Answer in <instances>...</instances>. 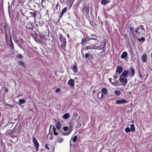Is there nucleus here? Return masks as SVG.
<instances>
[{"instance_id":"obj_34","label":"nucleus","mask_w":152,"mask_h":152,"mask_svg":"<svg viewBox=\"0 0 152 152\" xmlns=\"http://www.w3.org/2000/svg\"><path fill=\"white\" fill-rule=\"evenodd\" d=\"M63 129V130L65 131H67L68 129V127L66 126L64 127Z\"/></svg>"},{"instance_id":"obj_44","label":"nucleus","mask_w":152,"mask_h":152,"mask_svg":"<svg viewBox=\"0 0 152 152\" xmlns=\"http://www.w3.org/2000/svg\"><path fill=\"white\" fill-rule=\"evenodd\" d=\"M11 47H12V49H14V47H13V44L12 43V45H11Z\"/></svg>"},{"instance_id":"obj_45","label":"nucleus","mask_w":152,"mask_h":152,"mask_svg":"<svg viewBox=\"0 0 152 152\" xmlns=\"http://www.w3.org/2000/svg\"><path fill=\"white\" fill-rule=\"evenodd\" d=\"M81 54H82L83 55V56H84V53L83 52V51H81Z\"/></svg>"},{"instance_id":"obj_5","label":"nucleus","mask_w":152,"mask_h":152,"mask_svg":"<svg viewBox=\"0 0 152 152\" xmlns=\"http://www.w3.org/2000/svg\"><path fill=\"white\" fill-rule=\"evenodd\" d=\"M119 80L120 82L124 86H125L127 82V80L126 78H122L121 77L119 78Z\"/></svg>"},{"instance_id":"obj_12","label":"nucleus","mask_w":152,"mask_h":152,"mask_svg":"<svg viewBox=\"0 0 152 152\" xmlns=\"http://www.w3.org/2000/svg\"><path fill=\"white\" fill-rule=\"evenodd\" d=\"M94 45H89L87 46L85 48V49L88 50V49H94Z\"/></svg>"},{"instance_id":"obj_30","label":"nucleus","mask_w":152,"mask_h":152,"mask_svg":"<svg viewBox=\"0 0 152 152\" xmlns=\"http://www.w3.org/2000/svg\"><path fill=\"white\" fill-rule=\"evenodd\" d=\"M17 58L21 59L23 58V56L21 54H19L17 56Z\"/></svg>"},{"instance_id":"obj_15","label":"nucleus","mask_w":152,"mask_h":152,"mask_svg":"<svg viewBox=\"0 0 152 152\" xmlns=\"http://www.w3.org/2000/svg\"><path fill=\"white\" fill-rule=\"evenodd\" d=\"M53 131V132L54 134L55 135H57L58 134V133L56 131V129L54 125H53L52 127Z\"/></svg>"},{"instance_id":"obj_22","label":"nucleus","mask_w":152,"mask_h":152,"mask_svg":"<svg viewBox=\"0 0 152 152\" xmlns=\"http://www.w3.org/2000/svg\"><path fill=\"white\" fill-rule=\"evenodd\" d=\"M114 93L117 96H119L121 94V92L119 90H117L114 91Z\"/></svg>"},{"instance_id":"obj_17","label":"nucleus","mask_w":152,"mask_h":152,"mask_svg":"<svg viewBox=\"0 0 152 152\" xmlns=\"http://www.w3.org/2000/svg\"><path fill=\"white\" fill-rule=\"evenodd\" d=\"M61 126V124L59 122H57L56 125V126L58 130L59 129Z\"/></svg>"},{"instance_id":"obj_3","label":"nucleus","mask_w":152,"mask_h":152,"mask_svg":"<svg viewBox=\"0 0 152 152\" xmlns=\"http://www.w3.org/2000/svg\"><path fill=\"white\" fill-rule=\"evenodd\" d=\"M128 103V101L124 99H121L120 100H117L115 101L116 104L121 105V104L127 103Z\"/></svg>"},{"instance_id":"obj_24","label":"nucleus","mask_w":152,"mask_h":152,"mask_svg":"<svg viewBox=\"0 0 152 152\" xmlns=\"http://www.w3.org/2000/svg\"><path fill=\"white\" fill-rule=\"evenodd\" d=\"M72 131V130L70 129L67 132L64 133V134H63V135H68Z\"/></svg>"},{"instance_id":"obj_11","label":"nucleus","mask_w":152,"mask_h":152,"mask_svg":"<svg viewBox=\"0 0 152 152\" xmlns=\"http://www.w3.org/2000/svg\"><path fill=\"white\" fill-rule=\"evenodd\" d=\"M68 84L71 87L73 86L74 85V80L72 79H70L68 81Z\"/></svg>"},{"instance_id":"obj_37","label":"nucleus","mask_w":152,"mask_h":152,"mask_svg":"<svg viewBox=\"0 0 152 152\" xmlns=\"http://www.w3.org/2000/svg\"><path fill=\"white\" fill-rule=\"evenodd\" d=\"M45 147L46 149H48V150H49L50 149L48 147L47 144H45Z\"/></svg>"},{"instance_id":"obj_31","label":"nucleus","mask_w":152,"mask_h":152,"mask_svg":"<svg viewBox=\"0 0 152 152\" xmlns=\"http://www.w3.org/2000/svg\"><path fill=\"white\" fill-rule=\"evenodd\" d=\"M138 40L139 42H140L141 40L144 42L145 41V38L143 37H142L141 38L138 39Z\"/></svg>"},{"instance_id":"obj_23","label":"nucleus","mask_w":152,"mask_h":152,"mask_svg":"<svg viewBox=\"0 0 152 152\" xmlns=\"http://www.w3.org/2000/svg\"><path fill=\"white\" fill-rule=\"evenodd\" d=\"M134 31V27H130L129 29V32L131 33L132 35L133 34Z\"/></svg>"},{"instance_id":"obj_4","label":"nucleus","mask_w":152,"mask_h":152,"mask_svg":"<svg viewBox=\"0 0 152 152\" xmlns=\"http://www.w3.org/2000/svg\"><path fill=\"white\" fill-rule=\"evenodd\" d=\"M147 55L145 53H143L141 57V61L143 63L147 62Z\"/></svg>"},{"instance_id":"obj_27","label":"nucleus","mask_w":152,"mask_h":152,"mask_svg":"<svg viewBox=\"0 0 152 152\" xmlns=\"http://www.w3.org/2000/svg\"><path fill=\"white\" fill-rule=\"evenodd\" d=\"M77 136H75L72 138V140L74 142H75L77 141Z\"/></svg>"},{"instance_id":"obj_49","label":"nucleus","mask_w":152,"mask_h":152,"mask_svg":"<svg viewBox=\"0 0 152 152\" xmlns=\"http://www.w3.org/2000/svg\"><path fill=\"white\" fill-rule=\"evenodd\" d=\"M151 58L152 59V53L151 54Z\"/></svg>"},{"instance_id":"obj_19","label":"nucleus","mask_w":152,"mask_h":152,"mask_svg":"<svg viewBox=\"0 0 152 152\" xmlns=\"http://www.w3.org/2000/svg\"><path fill=\"white\" fill-rule=\"evenodd\" d=\"M67 8L66 7L64 8L62 10L61 14L60 15V17H61L63 14L66 11Z\"/></svg>"},{"instance_id":"obj_48","label":"nucleus","mask_w":152,"mask_h":152,"mask_svg":"<svg viewBox=\"0 0 152 152\" xmlns=\"http://www.w3.org/2000/svg\"><path fill=\"white\" fill-rule=\"evenodd\" d=\"M6 106H10L9 105V104H7V103H6Z\"/></svg>"},{"instance_id":"obj_40","label":"nucleus","mask_w":152,"mask_h":152,"mask_svg":"<svg viewBox=\"0 0 152 152\" xmlns=\"http://www.w3.org/2000/svg\"><path fill=\"white\" fill-rule=\"evenodd\" d=\"M111 83L114 85L116 86V85H117V83H115V82H111Z\"/></svg>"},{"instance_id":"obj_6","label":"nucleus","mask_w":152,"mask_h":152,"mask_svg":"<svg viewBox=\"0 0 152 152\" xmlns=\"http://www.w3.org/2000/svg\"><path fill=\"white\" fill-rule=\"evenodd\" d=\"M129 72V70H124L122 73L120 75V77H127Z\"/></svg>"},{"instance_id":"obj_33","label":"nucleus","mask_w":152,"mask_h":152,"mask_svg":"<svg viewBox=\"0 0 152 152\" xmlns=\"http://www.w3.org/2000/svg\"><path fill=\"white\" fill-rule=\"evenodd\" d=\"M61 91V89L59 88H57L55 90V92L56 93H58Z\"/></svg>"},{"instance_id":"obj_47","label":"nucleus","mask_w":152,"mask_h":152,"mask_svg":"<svg viewBox=\"0 0 152 152\" xmlns=\"http://www.w3.org/2000/svg\"><path fill=\"white\" fill-rule=\"evenodd\" d=\"M10 39L12 41L11 36L10 35Z\"/></svg>"},{"instance_id":"obj_10","label":"nucleus","mask_w":152,"mask_h":152,"mask_svg":"<svg viewBox=\"0 0 152 152\" xmlns=\"http://www.w3.org/2000/svg\"><path fill=\"white\" fill-rule=\"evenodd\" d=\"M129 70L130 72V75L132 76H134L135 74V70L134 68L131 67L130 68Z\"/></svg>"},{"instance_id":"obj_26","label":"nucleus","mask_w":152,"mask_h":152,"mask_svg":"<svg viewBox=\"0 0 152 152\" xmlns=\"http://www.w3.org/2000/svg\"><path fill=\"white\" fill-rule=\"evenodd\" d=\"M103 95V94L102 93L100 92L98 93L97 95V96L99 98H102V97Z\"/></svg>"},{"instance_id":"obj_43","label":"nucleus","mask_w":152,"mask_h":152,"mask_svg":"<svg viewBox=\"0 0 152 152\" xmlns=\"http://www.w3.org/2000/svg\"><path fill=\"white\" fill-rule=\"evenodd\" d=\"M112 78H108V80L110 81V82L111 83V81H112Z\"/></svg>"},{"instance_id":"obj_25","label":"nucleus","mask_w":152,"mask_h":152,"mask_svg":"<svg viewBox=\"0 0 152 152\" xmlns=\"http://www.w3.org/2000/svg\"><path fill=\"white\" fill-rule=\"evenodd\" d=\"M107 89L106 88H104L102 90V93L104 94H107Z\"/></svg>"},{"instance_id":"obj_20","label":"nucleus","mask_w":152,"mask_h":152,"mask_svg":"<svg viewBox=\"0 0 152 152\" xmlns=\"http://www.w3.org/2000/svg\"><path fill=\"white\" fill-rule=\"evenodd\" d=\"M72 69L74 72L76 73L77 72V68L76 65H74L72 68Z\"/></svg>"},{"instance_id":"obj_38","label":"nucleus","mask_w":152,"mask_h":152,"mask_svg":"<svg viewBox=\"0 0 152 152\" xmlns=\"http://www.w3.org/2000/svg\"><path fill=\"white\" fill-rule=\"evenodd\" d=\"M31 15L33 17H34L36 15V14L34 12H31Z\"/></svg>"},{"instance_id":"obj_1","label":"nucleus","mask_w":152,"mask_h":152,"mask_svg":"<svg viewBox=\"0 0 152 152\" xmlns=\"http://www.w3.org/2000/svg\"><path fill=\"white\" fill-rule=\"evenodd\" d=\"M135 32L137 36L140 34L142 36L145 35V29L142 25H140L139 27H137L135 28Z\"/></svg>"},{"instance_id":"obj_36","label":"nucleus","mask_w":152,"mask_h":152,"mask_svg":"<svg viewBox=\"0 0 152 152\" xmlns=\"http://www.w3.org/2000/svg\"><path fill=\"white\" fill-rule=\"evenodd\" d=\"M89 56V54L88 53H87L85 54V55L84 56L86 58H88Z\"/></svg>"},{"instance_id":"obj_32","label":"nucleus","mask_w":152,"mask_h":152,"mask_svg":"<svg viewBox=\"0 0 152 152\" xmlns=\"http://www.w3.org/2000/svg\"><path fill=\"white\" fill-rule=\"evenodd\" d=\"M91 36H93V38H91V39H96L97 37L94 34L93 35H91Z\"/></svg>"},{"instance_id":"obj_16","label":"nucleus","mask_w":152,"mask_h":152,"mask_svg":"<svg viewBox=\"0 0 152 152\" xmlns=\"http://www.w3.org/2000/svg\"><path fill=\"white\" fill-rule=\"evenodd\" d=\"M70 117L69 114L68 113L64 114L62 116V118L64 119H67L69 118Z\"/></svg>"},{"instance_id":"obj_18","label":"nucleus","mask_w":152,"mask_h":152,"mask_svg":"<svg viewBox=\"0 0 152 152\" xmlns=\"http://www.w3.org/2000/svg\"><path fill=\"white\" fill-rule=\"evenodd\" d=\"M19 104H24L25 103L26 101L25 99H20L19 100Z\"/></svg>"},{"instance_id":"obj_42","label":"nucleus","mask_w":152,"mask_h":152,"mask_svg":"<svg viewBox=\"0 0 152 152\" xmlns=\"http://www.w3.org/2000/svg\"><path fill=\"white\" fill-rule=\"evenodd\" d=\"M139 77L140 78L142 77V75L141 73L139 74Z\"/></svg>"},{"instance_id":"obj_39","label":"nucleus","mask_w":152,"mask_h":152,"mask_svg":"<svg viewBox=\"0 0 152 152\" xmlns=\"http://www.w3.org/2000/svg\"><path fill=\"white\" fill-rule=\"evenodd\" d=\"M86 41V39H83L82 42V44H83L85 43Z\"/></svg>"},{"instance_id":"obj_2","label":"nucleus","mask_w":152,"mask_h":152,"mask_svg":"<svg viewBox=\"0 0 152 152\" xmlns=\"http://www.w3.org/2000/svg\"><path fill=\"white\" fill-rule=\"evenodd\" d=\"M59 40L61 42V46L62 48L64 49L66 46V41L65 38L62 35H61L59 37Z\"/></svg>"},{"instance_id":"obj_14","label":"nucleus","mask_w":152,"mask_h":152,"mask_svg":"<svg viewBox=\"0 0 152 152\" xmlns=\"http://www.w3.org/2000/svg\"><path fill=\"white\" fill-rule=\"evenodd\" d=\"M127 55V53L126 52H124L122 54L121 57L122 58H125Z\"/></svg>"},{"instance_id":"obj_8","label":"nucleus","mask_w":152,"mask_h":152,"mask_svg":"<svg viewBox=\"0 0 152 152\" xmlns=\"http://www.w3.org/2000/svg\"><path fill=\"white\" fill-rule=\"evenodd\" d=\"M64 140V139L63 137H58L56 141V143H61L63 142Z\"/></svg>"},{"instance_id":"obj_46","label":"nucleus","mask_w":152,"mask_h":152,"mask_svg":"<svg viewBox=\"0 0 152 152\" xmlns=\"http://www.w3.org/2000/svg\"><path fill=\"white\" fill-rule=\"evenodd\" d=\"M67 36L68 38H69L70 37L69 35L68 34H67Z\"/></svg>"},{"instance_id":"obj_13","label":"nucleus","mask_w":152,"mask_h":152,"mask_svg":"<svg viewBox=\"0 0 152 152\" xmlns=\"http://www.w3.org/2000/svg\"><path fill=\"white\" fill-rule=\"evenodd\" d=\"M110 2V0H102L101 3L103 5H105Z\"/></svg>"},{"instance_id":"obj_9","label":"nucleus","mask_w":152,"mask_h":152,"mask_svg":"<svg viewBox=\"0 0 152 152\" xmlns=\"http://www.w3.org/2000/svg\"><path fill=\"white\" fill-rule=\"evenodd\" d=\"M33 141L36 148L37 151L38 150V142L36 139L35 138H34L33 140Z\"/></svg>"},{"instance_id":"obj_41","label":"nucleus","mask_w":152,"mask_h":152,"mask_svg":"<svg viewBox=\"0 0 152 152\" xmlns=\"http://www.w3.org/2000/svg\"><path fill=\"white\" fill-rule=\"evenodd\" d=\"M8 37L7 35V34H5V39H7Z\"/></svg>"},{"instance_id":"obj_28","label":"nucleus","mask_w":152,"mask_h":152,"mask_svg":"<svg viewBox=\"0 0 152 152\" xmlns=\"http://www.w3.org/2000/svg\"><path fill=\"white\" fill-rule=\"evenodd\" d=\"M18 63L20 65L23 67H25V64L22 62L19 61L18 62Z\"/></svg>"},{"instance_id":"obj_35","label":"nucleus","mask_w":152,"mask_h":152,"mask_svg":"<svg viewBox=\"0 0 152 152\" xmlns=\"http://www.w3.org/2000/svg\"><path fill=\"white\" fill-rule=\"evenodd\" d=\"M119 75L116 72L113 77L115 78H117Z\"/></svg>"},{"instance_id":"obj_21","label":"nucleus","mask_w":152,"mask_h":152,"mask_svg":"<svg viewBox=\"0 0 152 152\" xmlns=\"http://www.w3.org/2000/svg\"><path fill=\"white\" fill-rule=\"evenodd\" d=\"M130 128L132 132H133L135 130L134 126V124H131L130 126Z\"/></svg>"},{"instance_id":"obj_29","label":"nucleus","mask_w":152,"mask_h":152,"mask_svg":"<svg viewBox=\"0 0 152 152\" xmlns=\"http://www.w3.org/2000/svg\"><path fill=\"white\" fill-rule=\"evenodd\" d=\"M125 131L126 132H129L131 131V130L129 128L127 127L125 129Z\"/></svg>"},{"instance_id":"obj_7","label":"nucleus","mask_w":152,"mask_h":152,"mask_svg":"<svg viewBox=\"0 0 152 152\" xmlns=\"http://www.w3.org/2000/svg\"><path fill=\"white\" fill-rule=\"evenodd\" d=\"M123 70V68L120 66H117L116 69V72L118 73V74H119L122 72Z\"/></svg>"}]
</instances>
